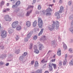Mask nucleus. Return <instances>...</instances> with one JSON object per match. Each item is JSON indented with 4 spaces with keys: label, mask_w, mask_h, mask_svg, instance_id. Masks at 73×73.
Segmentation results:
<instances>
[{
    "label": "nucleus",
    "mask_w": 73,
    "mask_h": 73,
    "mask_svg": "<svg viewBox=\"0 0 73 73\" xmlns=\"http://www.w3.org/2000/svg\"><path fill=\"white\" fill-rule=\"evenodd\" d=\"M38 26L40 28H42V20L41 18L38 17Z\"/></svg>",
    "instance_id": "nucleus-1"
},
{
    "label": "nucleus",
    "mask_w": 73,
    "mask_h": 73,
    "mask_svg": "<svg viewBox=\"0 0 73 73\" xmlns=\"http://www.w3.org/2000/svg\"><path fill=\"white\" fill-rule=\"evenodd\" d=\"M52 23L53 24L52 25V26L51 27V26H50L48 27V29L50 31H52L54 30V27H55L54 26L55 22H54V21H53L52 22Z\"/></svg>",
    "instance_id": "nucleus-2"
},
{
    "label": "nucleus",
    "mask_w": 73,
    "mask_h": 73,
    "mask_svg": "<svg viewBox=\"0 0 73 73\" xmlns=\"http://www.w3.org/2000/svg\"><path fill=\"white\" fill-rule=\"evenodd\" d=\"M4 18L5 21H11L12 20V19L10 17L9 15H5L4 17Z\"/></svg>",
    "instance_id": "nucleus-3"
},
{
    "label": "nucleus",
    "mask_w": 73,
    "mask_h": 73,
    "mask_svg": "<svg viewBox=\"0 0 73 73\" xmlns=\"http://www.w3.org/2000/svg\"><path fill=\"white\" fill-rule=\"evenodd\" d=\"M1 36L2 38H5L7 36V31L5 30L3 31H1Z\"/></svg>",
    "instance_id": "nucleus-4"
},
{
    "label": "nucleus",
    "mask_w": 73,
    "mask_h": 73,
    "mask_svg": "<svg viewBox=\"0 0 73 73\" xmlns=\"http://www.w3.org/2000/svg\"><path fill=\"white\" fill-rule=\"evenodd\" d=\"M18 24H19V22L18 21L14 22L12 24V27H13V28H16Z\"/></svg>",
    "instance_id": "nucleus-5"
},
{
    "label": "nucleus",
    "mask_w": 73,
    "mask_h": 73,
    "mask_svg": "<svg viewBox=\"0 0 73 73\" xmlns=\"http://www.w3.org/2000/svg\"><path fill=\"white\" fill-rule=\"evenodd\" d=\"M37 48L36 46L35 45L34 48V49L35 50L34 52L36 53V54H38V53H39V51L37 50Z\"/></svg>",
    "instance_id": "nucleus-6"
},
{
    "label": "nucleus",
    "mask_w": 73,
    "mask_h": 73,
    "mask_svg": "<svg viewBox=\"0 0 73 73\" xmlns=\"http://www.w3.org/2000/svg\"><path fill=\"white\" fill-rule=\"evenodd\" d=\"M59 22L58 21H56L55 23V25L56 27V29H59Z\"/></svg>",
    "instance_id": "nucleus-7"
},
{
    "label": "nucleus",
    "mask_w": 73,
    "mask_h": 73,
    "mask_svg": "<svg viewBox=\"0 0 73 73\" xmlns=\"http://www.w3.org/2000/svg\"><path fill=\"white\" fill-rule=\"evenodd\" d=\"M22 29L21 28V26L20 25H18L16 28V29L17 31H21V30Z\"/></svg>",
    "instance_id": "nucleus-8"
},
{
    "label": "nucleus",
    "mask_w": 73,
    "mask_h": 73,
    "mask_svg": "<svg viewBox=\"0 0 73 73\" xmlns=\"http://www.w3.org/2000/svg\"><path fill=\"white\" fill-rule=\"evenodd\" d=\"M33 33V31H31L30 33H29L27 35V37L28 38H29L31 37V36H32V35Z\"/></svg>",
    "instance_id": "nucleus-9"
},
{
    "label": "nucleus",
    "mask_w": 73,
    "mask_h": 73,
    "mask_svg": "<svg viewBox=\"0 0 73 73\" xmlns=\"http://www.w3.org/2000/svg\"><path fill=\"white\" fill-rule=\"evenodd\" d=\"M55 15L57 19H58L60 18V14L56 12L55 13Z\"/></svg>",
    "instance_id": "nucleus-10"
},
{
    "label": "nucleus",
    "mask_w": 73,
    "mask_h": 73,
    "mask_svg": "<svg viewBox=\"0 0 73 73\" xmlns=\"http://www.w3.org/2000/svg\"><path fill=\"white\" fill-rule=\"evenodd\" d=\"M57 54L58 56H60L61 55V50H60V49H59L57 52Z\"/></svg>",
    "instance_id": "nucleus-11"
},
{
    "label": "nucleus",
    "mask_w": 73,
    "mask_h": 73,
    "mask_svg": "<svg viewBox=\"0 0 73 73\" xmlns=\"http://www.w3.org/2000/svg\"><path fill=\"white\" fill-rule=\"evenodd\" d=\"M42 70L41 69H38L36 72V73H42Z\"/></svg>",
    "instance_id": "nucleus-12"
},
{
    "label": "nucleus",
    "mask_w": 73,
    "mask_h": 73,
    "mask_svg": "<svg viewBox=\"0 0 73 73\" xmlns=\"http://www.w3.org/2000/svg\"><path fill=\"white\" fill-rule=\"evenodd\" d=\"M44 31V29H42L41 30V31L40 33L38 34V36H39L40 35H41L43 33V31Z\"/></svg>",
    "instance_id": "nucleus-13"
},
{
    "label": "nucleus",
    "mask_w": 73,
    "mask_h": 73,
    "mask_svg": "<svg viewBox=\"0 0 73 73\" xmlns=\"http://www.w3.org/2000/svg\"><path fill=\"white\" fill-rule=\"evenodd\" d=\"M31 24V23L29 21H28L26 23V25L27 27H30Z\"/></svg>",
    "instance_id": "nucleus-14"
},
{
    "label": "nucleus",
    "mask_w": 73,
    "mask_h": 73,
    "mask_svg": "<svg viewBox=\"0 0 73 73\" xmlns=\"http://www.w3.org/2000/svg\"><path fill=\"white\" fill-rule=\"evenodd\" d=\"M64 9V7H63L62 6H61L60 7V9L59 11V13H62V11H63V9Z\"/></svg>",
    "instance_id": "nucleus-15"
},
{
    "label": "nucleus",
    "mask_w": 73,
    "mask_h": 73,
    "mask_svg": "<svg viewBox=\"0 0 73 73\" xmlns=\"http://www.w3.org/2000/svg\"><path fill=\"white\" fill-rule=\"evenodd\" d=\"M32 11L31 10L30 12L28 11L27 12V13L26 15V16H29V15H30V13H32Z\"/></svg>",
    "instance_id": "nucleus-16"
},
{
    "label": "nucleus",
    "mask_w": 73,
    "mask_h": 73,
    "mask_svg": "<svg viewBox=\"0 0 73 73\" xmlns=\"http://www.w3.org/2000/svg\"><path fill=\"white\" fill-rule=\"evenodd\" d=\"M5 2H4V1H2L0 3V7H2V6H3V5H4V3H5Z\"/></svg>",
    "instance_id": "nucleus-17"
},
{
    "label": "nucleus",
    "mask_w": 73,
    "mask_h": 73,
    "mask_svg": "<svg viewBox=\"0 0 73 73\" xmlns=\"http://www.w3.org/2000/svg\"><path fill=\"white\" fill-rule=\"evenodd\" d=\"M9 34H11L13 32V30L12 29H9L8 31Z\"/></svg>",
    "instance_id": "nucleus-18"
},
{
    "label": "nucleus",
    "mask_w": 73,
    "mask_h": 73,
    "mask_svg": "<svg viewBox=\"0 0 73 73\" xmlns=\"http://www.w3.org/2000/svg\"><path fill=\"white\" fill-rule=\"evenodd\" d=\"M36 24H37V21H35L33 22V25L34 27H36Z\"/></svg>",
    "instance_id": "nucleus-19"
},
{
    "label": "nucleus",
    "mask_w": 73,
    "mask_h": 73,
    "mask_svg": "<svg viewBox=\"0 0 73 73\" xmlns=\"http://www.w3.org/2000/svg\"><path fill=\"white\" fill-rule=\"evenodd\" d=\"M67 61V60H66V59L65 58L63 62V64L64 65H66V63Z\"/></svg>",
    "instance_id": "nucleus-20"
},
{
    "label": "nucleus",
    "mask_w": 73,
    "mask_h": 73,
    "mask_svg": "<svg viewBox=\"0 0 73 73\" xmlns=\"http://www.w3.org/2000/svg\"><path fill=\"white\" fill-rule=\"evenodd\" d=\"M15 4L17 6H19L20 4V1H17L16 2Z\"/></svg>",
    "instance_id": "nucleus-21"
},
{
    "label": "nucleus",
    "mask_w": 73,
    "mask_h": 73,
    "mask_svg": "<svg viewBox=\"0 0 73 73\" xmlns=\"http://www.w3.org/2000/svg\"><path fill=\"white\" fill-rule=\"evenodd\" d=\"M46 11L47 12H50L52 11V10H51L50 8H48L47 9Z\"/></svg>",
    "instance_id": "nucleus-22"
},
{
    "label": "nucleus",
    "mask_w": 73,
    "mask_h": 73,
    "mask_svg": "<svg viewBox=\"0 0 73 73\" xmlns=\"http://www.w3.org/2000/svg\"><path fill=\"white\" fill-rule=\"evenodd\" d=\"M35 66H38V61H36L35 62Z\"/></svg>",
    "instance_id": "nucleus-23"
},
{
    "label": "nucleus",
    "mask_w": 73,
    "mask_h": 73,
    "mask_svg": "<svg viewBox=\"0 0 73 73\" xmlns=\"http://www.w3.org/2000/svg\"><path fill=\"white\" fill-rule=\"evenodd\" d=\"M49 70L50 72H52L53 67H49Z\"/></svg>",
    "instance_id": "nucleus-24"
},
{
    "label": "nucleus",
    "mask_w": 73,
    "mask_h": 73,
    "mask_svg": "<svg viewBox=\"0 0 73 73\" xmlns=\"http://www.w3.org/2000/svg\"><path fill=\"white\" fill-rule=\"evenodd\" d=\"M42 45L41 44H39V49H40V50H41V49H42Z\"/></svg>",
    "instance_id": "nucleus-25"
},
{
    "label": "nucleus",
    "mask_w": 73,
    "mask_h": 73,
    "mask_svg": "<svg viewBox=\"0 0 73 73\" xmlns=\"http://www.w3.org/2000/svg\"><path fill=\"white\" fill-rule=\"evenodd\" d=\"M44 60V59L42 60L41 61V62H42V63H45V62H47V60L45 61Z\"/></svg>",
    "instance_id": "nucleus-26"
},
{
    "label": "nucleus",
    "mask_w": 73,
    "mask_h": 73,
    "mask_svg": "<svg viewBox=\"0 0 73 73\" xmlns=\"http://www.w3.org/2000/svg\"><path fill=\"white\" fill-rule=\"evenodd\" d=\"M20 52V50H18L16 51L15 53H16V54H19Z\"/></svg>",
    "instance_id": "nucleus-27"
},
{
    "label": "nucleus",
    "mask_w": 73,
    "mask_h": 73,
    "mask_svg": "<svg viewBox=\"0 0 73 73\" xmlns=\"http://www.w3.org/2000/svg\"><path fill=\"white\" fill-rule=\"evenodd\" d=\"M52 66H53V68L54 69H56V64H54L53 63V64H52Z\"/></svg>",
    "instance_id": "nucleus-28"
},
{
    "label": "nucleus",
    "mask_w": 73,
    "mask_h": 73,
    "mask_svg": "<svg viewBox=\"0 0 73 73\" xmlns=\"http://www.w3.org/2000/svg\"><path fill=\"white\" fill-rule=\"evenodd\" d=\"M63 48L65 49H67V46L66 44H64L63 45Z\"/></svg>",
    "instance_id": "nucleus-29"
},
{
    "label": "nucleus",
    "mask_w": 73,
    "mask_h": 73,
    "mask_svg": "<svg viewBox=\"0 0 73 73\" xmlns=\"http://www.w3.org/2000/svg\"><path fill=\"white\" fill-rule=\"evenodd\" d=\"M58 65L59 66H61L62 65V61H61V60L59 61Z\"/></svg>",
    "instance_id": "nucleus-30"
},
{
    "label": "nucleus",
    "mask_w": 73,
    "mask_h": 73,
    "mask_svg": "<svg viewBox=\"0 0 73 73\" xmlns=\"http://www.w3.org/2000/svg\"><path fill=\"white\" fill-rule=\"evenodd\" d=\"M32 46H33V44L31 43L30 44V46L29 49H31V48H32Z\"/></svg>",
    "instance_id": "nucleus-31"
},
{
    "label": "nucleus",
    "mask_w": 73,
    "mask_h": 73,
    "mask_svg": "<svg viewBox=\"0 0 73 73\" xmlns=\"http://www.w3.org/2000/svg\"><path fill=\"white\" fill-rule=\"evenodd\" d=\"M23 58H24V57L23 56H21L20 57L19 59L20 60H21V61H22L23 60Z\"/></svg>",
    "instance_id": "nucleus-32"
},
{
    "label": "nucleus",
    "mask_w": 73,
    "mask_h": 73,
    "mask_svg": "<svg viewBox=\"0 0 73 73\" xmlns=\"http://www.w3.org/2000/svg\"><path fill=\"white\" fill-rule=\"evenodd\" d=\"M37 36H34L33 38V39L34 40H36V39H37Z\"/></svg>",
    "instance_id": "nucleus-33"
},
{
    "label": "nucleus",
    "mask_w": 73,
    "mask_h": 73,
    "mask_svg": "<svg viewBox=\"0 0 73 73\" xmlns=\"http://www.w3.org/2000/svg\"><path fill=\"white\" fill-rule=\"evenodd\" d=\"M4 65V62L1 61L0 62V65Z\"/></svg>",
    "instance_id": "nucleus-34"
},
{
    "label": "nucleus",
    "mask_w": 73,
    "mask_h": 73,
    "mask_svg": "<svg viewBox=\"0 0 73 73\" xmlns=\"http://www.w3.org/2000/svg\"><path fill=\"white\" fill-rule=\"evenodd\" d=\"M17 5H13L12 7V8H13V9H15L16 8H17Z\"/></svg>",
    "instance_id": "nucleus-35"
},
{
    "label": "nucleus",
    "mask_w": 73,
    "mask_h": 73,
    "mask_svg": "<svg viewBox=\"0 0 73 73\" xmlns=\"http://www.w3.org/2000/svg\"><path fill=\"white\" fill-rule=\"evenodd\" d=\"M53 63L51 64L50 63H49V67H52V66H53Z\"/></svg>",
    "instance_id": "nucleus-36"
},
{
    "label": "nucleus",
    "mask_w": 73,
    "mask_h": 73,
    "mask_svg": "<svg viewBox=\"0 0 73 73\" xmlns=\"http://www.w3.org/2000/svg\"><path fill=\"white\" fill-rule=\"evenodd\" d=\"M15 38L17 40H19V36L18 35H17L15 37Z\"/></svg>",
    "instance_id": "nucleus-37"
},
{
    "label": "nucleus",
    "mask_w": 73,
    "mask_h": 73,
    "mask_svg": "<svg viewBox=\"0 0 73 73\" xmlns=\"http://www.w3.org/2000/svg\"><path fill=\"white\" fill-rule=\"evenodd\" d=\"M56 61V59H52V60H50V62H55V61Z\"/></svg>",
    "instance_id": "nucleus-38"
},
{
    "label": "nucleus",
    "mask_w": 73,
    "mask_h": 73,
    "mask_svg": "<svg viewBox=\"0 0 73 73\" xmlns=\"http://www.w3.org/2000/svg\"><path fill=\"white\" fill-rule=\"evenodd\" d=\"M73 19V15L71 16L69 18L70 20H72Z\"/></svg>",
    "instance_id": "nucleus-39"
},
{
    "label": "nucleus",
    "mask_w": 73,
    "mask_h": 73,
    "mask_svg": "<svg viewBox=\"0 0 73 73\" xmlns=\"http://www.w3.org/2000/svg\"><path fill=\"white\" fill-rule=\"evenodd\" d=\"M38 9H39V10L41 9V5H39L38 6Z\"/></svg>",
    "instance_id": "nucleus-40"
},
{
    "label": "nucleus",
    "mask_w": 73,
    "mask_h": 73,
    "mask_svg": "<svg viewBox=\"0 0 73 73\" xmlns=\"http://www.w3.org/2000/svg\"><path fill=\"white\" fill-rule=\"evenodd\" d=\"M69 52H70L71 53H73V51H72V49L71 48H69Z\"/></svg>",
    "instance_id": "nucleus-41"
},
{
    "label": "nucleus",
    "mask_w": 73,
    "mask_h": 73,
    "mask_svg": "<svg viewBox=\"0 0 73 73\" xmlns=\"http://www.w3.org/2000/svg\"><path fill=\"white\" fill-rule=\"evenodd\" d=\"M7 57V55H1V58H4V57Z\"/></svg>",
    "instance_id": "nucleus-42"
},
{
    "label": "nucleus",
    "mask_w": 73,
    "mask_h": 73,
    "mask_svg": "<svg viewBox=\"0 0 73 73\" xmlns=\"http://www.w3.org/2000/svg\"><path fill=\"white\" fill-rule=\"evenodd\" d=\"M70 63L72 65H73V59H72L71 60L70 62Z\"/></svg>",
    "instance_id": "nucleus-43"
},
{
    "label": "nucleus",
    "mask_w": 73,
    "mask_h": 73,
    "mask_svg": "<svg viewBox=\"0 0 73 73\" xmlns=\"http://www.w3.org/2000/svg\"><path fill=\"white\" fill-rule=\"evenodd\" d=\"M51 15V13L49 12L46 13V16H48V15Z\"/></svg>",
    "instance_id": "nucleus-44"
},
{
    "label": "nucleus",
    "mask_w": 73,
    "mask_h": 73,
    "mask_svg": "<svg viewBox=\"0 0 73 73\" xmlns=\"http://www.w3.org/2000/svg\"><path fill=\"white\" fill-rule=\"evenodd\" d=\"M69 30H70V31H71V32H72V33H73V29H72L70 28L69 29Z\"/></svg>",
    "instance_id": "nucleus-45"
},
{
    "label": "nucleus",
    "mask_w": 73,
    "mask_h": 73,
    "mask_svg": "<svg viewBox=\"0 0 73 73\" xmlns=\"http://www.w3.org/2000/svg\"><path fill=\"white\" fill-rule=\"evenodd\" d=\"M33 8V6H32L31 5H29L28 6V8Z\"/></svg>",
    "instance_id": "nucleus-46"
},
{
    "label": "nucleus",
    "mask_w": 73,
    "mask_h": 73,
    "mask_svg": "<svg viewBox=\"0 0 73 73\" xmlns=\"http://www.w3.org/2000/svg\"><path fill=\"white\" fill-rule=\"evenodd\" d=\"M2 12H3L5 13V12H7V11L6 9H5L3 10Z\"/></svg>",
    "instance_id": "nucleus-47"
},
{
    "label": "nucleus",
    "mask_w": 73,
    "mask_h": 73,
    "mask_svg": "<svg viewBox=\"0 0 73 73\" xmlns=\"http://www.w3.org/2000/svg\"><path fill=\"white\" fill-rule=\"evenodd\" d=\"M27 55V52H25L24 53V56H26Z\"/></svg>",
    "instance_id": "nucleus-48"
},
{
    "label": "nucleus",
    "mask_w": 73,
    "mask_h": 73,
    "mask_svg": "<svg viewBox=\"0 0 73 73\" xmlns=\"http://www.w3.org/2000/svg\"><path fill=\"white\" fill-rule=\"evenodd\" d=\"M28 38H25V41H28Z\"/></svg>",
    "instance_id": "nucleus-49"
},
{
    "label": "nucleus",
    "mask_w": 73,
    "mask_h": 73,
    "mask_svg": "<svg viewBox=\"0 0 73 73\" xmlns=\"http://www.w3.org/2000/svg\"><path fill=\"white\" fill-rule=\"evenodd\" d=\"M9 63H7L5 64V66H7L9 65Z\"/></svg>",
    "instance_id": "nucleus-50"
},
{
    "label": "nucleus",
    "mask_w": 73,
    "mask_h": 73,
    "mask_svg": "<svg viewBox=\"0 0 73 73\" xmlns=\"http://www.w3.org/2000/svg\"><path fill=\"white\" fill-rule=\"evenodd\" d=\"M52 45H54V44H55V42H54V41H52Z\"/></svg>",
    "instance_id": "nucleus-51"
},
{
    "label": "nucleus",
    "mask_w": 73,
    "mask_h": 73,
    "mask_svg": "<svg viewBox=\"0 0 73 73\" xmlns=\"http://www.w3.org/2000/svg\"><path fill=\"white\" fill-rule=\"evenodd\" d=\"M43 15H45V11H42Z\"/></svg>",
    "instance_id": "nucleus-52"
},
{
    "label": "nucleus",
    "mask_w": 73,
    "mask_h": 73,
    "mask_svg": "<svg viewBox=\"0 0 73 73\" xmlns=\"http://www.w3.org/2000/svg\"><path fill=\"white\" fill-rule=\"evenodd\" d=\"M68 4L69 5H71V2H69L68 3Z\"/></svg>",
    "instance_id": "nucleus-53"
},
{
    "label": "nucleus",
    "mask_w": 73,
    "mask_h": 73,
    "mask_svg": "<svg viewBox=\"0 0 73 73\" xmlns=\"http://www.w3.org/2000/svg\"><path fill=\"white\" fill-rule=\"evenodd\" d=\"M34 63V61L33 60V61H31V64H33Z\"/></svg>",
    "instance_id": "nucleus-54"
},
{
    "label": "nucleus",
    "mask_w": 73,
    "mask_h": 73,
    "mask_svg": "<svg viewBox=\"0 0 73 73\" xmlns=\"http://www.w3.org/2000/svg\"><path fill=\"white\" fill-rule=\"evenodd\" d=\"M7 11H9L10 10V9L9 8H7L6 9Z\"/></svg>",
    "instance_id": "nucleus-55"
},
{
    "label": "nucleus",
    "mask_w": 73,
    "mask_h": 73,
    "mask_svg": "<svg viewBox=\"0 0 73 73\" xmlns=\"http://www.w3.org/2000/svg\"><path fill=\"white\" fill-rule=\"evenodd\" d=\"M65 58H67V57H68V55H67L66 54L65 55Z\"/></svg>",
    "instance_id": "nucleus-56"
},
{
    "label": "nucleus",
    "mask_w": 73,
    "mask_h": 73,
    "mask_svg": "<svg viewBox=\"0 0 73 73\" xmlns=\"http://www.w3.org/2000/svg\"><path fill=\"white\" fill-rule=\"evenodd\" d=\"M53 5V4H52V5H49V7H52V6Z\"/></svg>",
    "instance_id": "nucleus-57"
},
{
    "label": "nucleus",
    "mask_w": 73,
    "mask_h": 73,
    "mask_svg": "<svg viewBox=\"0 0 73 73\" xmlns=\"http://www.w3.org/2000/svg\"><path fill=\"white\" fill-rule=\"evenodd\" d=\"M45 73H49V72L48 71H46L45 72Z\"/></svg>",
    "instance_id": "nucleus-58"
},
{
    "label": "nucleus",
    "mask_w": 73,
    "mask_h": 73,
    "mask_svg": "<svg viewBox=\"0 0 73 73\" xmlns=\"http://www.w3.org/2000/svg\"><path fill=\"white\" fill-rule=\"evenodd\" d=\"M62 0H60L59 1V3H62Z\"/></svg>",
    "instance_id": "nucleus-59"
},
{
    "label": "nucleus",
    "mask_w": 73,
    "mask_h": 73,
    "mask_svg": "<svg viewBox=\"0 0 73 73\" xmlns=\"http://www.w3.org/2000/svg\"><path fill=\"white\" fill-rule=\"evenodd\" d=\"M71 25H73V20L71 22Z\"/></svg>",
    "instance_id": "nucleus-60"
},
{
    "label": "nucleus",
    "mask_w": 73,
    "mask_h": 73,
    "mask_svg": "<svg viewBox=\"0 0 73 73\" xmlns=\"http://www.w3.org/2000/svg\"><path fill=\"white\" fill-rule=\"evenodd\" d=\"M36 2V0H33V3H35Z\"/></svg>",
    "instance_id": "nucleus-61"
},
{
    "label": "nucleus",
    "mask_w": 73,
    "mask_h": 73,
    "mask_svg": "<svg viewBox=\"0 0 73 73\" xmlns=\"http://www.w3.org/2000/svg\"><path fill=\"white\" fill-rule=\"evenodd\" d=\"M9 3H7V6H9Z\"/></svg>",
    "instance_id": "nucleus-62"
},
{
    "label": "nucleus",
    "mask_w": 73,
    "mask_h": 73,
    "mask_svg": "<svg viewBox=\"0 0 73 73\" xmlns=\"http://www.w3.org/2000/svg\"><path fill=\"white\" fill-rule=\"evenodd\" d=\"M55 56H56V55H54L53 56V58H55Z\"/></svg>",
    "instance_id": "nucleus-63"
},
{
    "label": "nucleus",
    "mask_w": 73,
    "mask_h": 73,
    "mask_svg": "<svg viewBox=\"0 0 73 73\" xmlns=\"http://www.w3.org/2000/svg\"><path fill=\"white\" fill-rule=\"evenodd\" d=\"M55 1H54V0H53V3H55Z\"/></svg>",
    "instance_id": "nucleus-64"
}]
</instances>
